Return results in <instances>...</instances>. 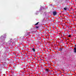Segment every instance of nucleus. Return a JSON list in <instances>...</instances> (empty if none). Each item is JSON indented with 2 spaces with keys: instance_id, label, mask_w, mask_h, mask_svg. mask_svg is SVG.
Segmentation results:
<instances>
[{
  "instance_id": "obj_12",
  "label": "nucleus",
  "mask_w": 76,
  "mask_h": 76,
  "mask_svg": "<svg viewBox=\"0 0 76 76\" xmlns=\"http://www.w3.org/2000/svg\"><path fill=\"white\" fill-rule=\"evenodd\" d=\"M66 27H68V28H69V29H70V28H69V27L67 26H66Z\"/></svg>"
},
{
  "instance_id": "obj_9",
  "label": "nucleus",
  "mask_w": 76,
  "mask_h": 76,
  "mask_svg": "<svg viewBox=\"0 0 76 76\" xmlns=\"http://www.w3.org/2000/svg\"><path fill=\"white\" fill-rule=\"evenodd\" d=\"M32 32H33V33H35V31H32Z\"/></svg>"
},
{
  "instance_id": "obj_8",
  "label": "nucleus",
  "mask_w": 76,
  "mask_h": 76,
  "mask_svg": "<svg viewBox=\"0 0 76 76\" xmlns=\"http://www.w3.org/2000/svg\"><path fill=\"white\" fill-rule=\"evenodd\" d=\"M64 10H67V8H64Z\"/></svg>"
},
{
  "instance_id": "obj_3",
  "label": "nucleus",
  "mask_w": 76,
  "mask_h": 76,
  "mask_svg": "<svg viewBox=\"0 0 76 76\" xmlns=\"http://www.w3.org/2000/svg\"><path fill=\"white\" fill-rule=\"evenodd\" d=\"M74 52L75 53H76V48H75L74 49Z\"/></svg>"
},
{
  "instance_id": "obj_10",
  "label": "nucleus",
  "mask_w": 76,
  "mask_h": 76,
  "mask_svg": "<svg viewBox=\"0 0 76 76\" xmlns=\"http://www.w3.org/2000/svg\"><path fill=\"white\" fill-rule=\"evenodd\" d=\"M36 28H37V29H38V28H39V26H36Z\"/></svg>"
},
{
  "instance_id": "obj_7",
  "label": "nucleus",
  "mask_w": 76,
  "mask_h": 76,
  "mask_svg": "<svg viewBox=\"0 0 76 76\" xmlns=\"http://www.w3.org/2000/svg\"><path fill=\"white\" fill-rule=\"evenodd\" d=\"M38 23H39V22H38L35 25H38Z\"/></svg>"
},
{
  "instance_id": "obj_13",
  "label": "nucleus",
  "mask_w": 76,
  "mask_h": 76,
  "mask_svg": "<svg viewBox=\"0 0 76 76\" xmlns=\"http://www.w3.org/2000/svg\"><path fill=\"white\" fill-rule=\"evenodd\" d=\"M30 58H32V56H31Z\"/></svg>"
},
{
  "instance_id": "obj_16",
  "label": "nucleus",
  "mask_w": 76,
  "mask_h": 76,
  "mask_svg": "<svg viewBox=\"0 0 76 76\" xmlns=\"http://www.w3.org/2000/svg\"><path fill=\"white\" fill-rule=\"evenodd\" d=\"M50 6H52V4H50Z\"/></svg>"
},
{
  "instance_id": "obj_2",
  "label": "nucleus",
  "mask_w": 76,
  "mask_h": 76,
  "mask_svg": "<svg viewBox=\"0 0 76 76\" xmlns=\"http://www.w3.org/2000/svg\"><path fill=\"white\" fill-rule=\"evenodd\" d=\"M50 70H49V69H46V73H48V72H50Z\"/></svg>"
},
{
  "instance_id": "obj_5",
  "label": "nucleus",
  "mask_w": 76,
  "mask_h": 76,
  "mask_svg": "<svg viewBox=\"0 0 76 76\" xmlns=\"http://www.w3.org/2000/svg\"><path fill=\"white\" fill-rule=\"evenodd\" d=\"M62 50H63V49H62V48H59V51H61Z\"/></svg>"
},
{
  "instance_id": "obj_6",
  "label": "nucleus",
  "mask_w": 76,
  "mask_h": 76,
  "mask_svg": "<svg viewBox=\"0 0 76 76\" xmlns=\"http://www.w3.org/2000/svg\"><path fill=\"white\" fill-rule=\"evenodd\" d=\"M25 57H28V56L26 54L25 55Z\"/></svg>"
},
{
  "instance_id": "obj_11",
  "label": "nucleus",
  "mask_w": 76,
  "mask_h": 76,
  "mask_svg": "<svg viewBox=\"0 0 76 76\" xmlns=\"http://www.w3.org/2000/svg\"><path fill=\"white\" fill-rule=\"evenodd\" d=\"M68 37H71V36H70V35H69L68 36Z\"/></svg>"
},
{
  "instance_id": "obj_15",
  "label": "nucleus",
  "mask_w": 76,
  "mask_h": 76,
  "mask_svg": "<svg viewBox=\"0 0 76 76\" xmlns=\"http://www.w3.org/2000/svg\"><path fill=\"white\" fill-rule=\"evenodd\" d=\"M62 76H64V75L63 74L62 75Z\"/></svg>"
},
{
  "instance_id": "obj_14",
  "label": "nucleus",
  "mask_w": 76,
  "mask_h": 76,
  "mask_svg": "<svg viewBox=\"0 0 76 76\" xmlns=\"http://www.w3.org/2000/svg\"><path fill=\"white\" fill-rule=\"evenodd\" d=\"M75 47H76V44H75Z\"/></svg>"
},
{
  "instance_id": "obj_19",
  "label": "nucleus",
  "mask_w": 76,
  "mask_h": 76,
  "mask_svg": "<svg viewBox=\"0 0 76 76\" xmlns=\"http://www.w3.org/2000/svg\"><path fill=\"white\" fill-rule=\"evenodd\" d=\"M66 28H65V29H66Z\"/></svg>"
},
{
  "instance_id": "obj_1",
  "label": "nucleus",
  "mask_w": 76,
  "mask_h": 76,
  "mask_svg": "<svg viewBox=\"0 0 76 76\" xmlns=\"http://www.w3.org/2000/svg\"><path fill=\"white\" fill-rule=\"evenodd\" d=\"M53 16H56L57 14V12L56 11H53Z\"/></svg>"
},
{
  "instance_id": "obj_17",
  "label": "nucleus",
  "mask_w": 76,
  "mask_h": 76,
  "mask_svg": "<svg viewBox=\"0 0 76 76\" xmlns=\"http://www.w3.org/2000/svg\"><path fill=\"white\" fill-rule=\"evenodd\" d=\"M62 19H64V18H62Z\"/></svg>"
},
{
  "instance_id": "obj_4",
  "label": "nucleus",
  "mask_w": 76,
  "mask_h": 76,
  "mask_svg": "<svg viewBox=\"0 0 76 76\" xmlns=\"http://www.w3.org/2000/svg\"><path fill=\"white\" fill-rule=\"evenodd\" d=\"M32 50L33 51V52H35V49L34 48H32Z\"/></svg>"
},
{
  "instance_id": "obj_18",
  "label": "nucleus",
  "mask_w": 76,
  "mask_h": 76,
  "mask_svg": "<svg viewBox=\"0 0 76 76\" xmlns=\"http://www.w3.org/2000/svg\"><path fill=\"white\" fill-rule=\"evenodd\" d=\"M28 58V59H29V58Z\"/></svg>"
}]
</instances>
